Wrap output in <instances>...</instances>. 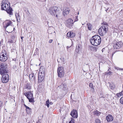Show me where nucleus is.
<instances>
[{
  "instance_id": "obj_1",
  "label": "nucleus",
  "mask_w": 123,
  "mask_h": 123,
  "mask_svg": "<svg viewBox=\"0 0 123 123\" xmlns=\"http://www.w3.org/2000/svg\"><path fill=\"white\" fill-rule=\"evenodd\" d=\"M49 11L52 15L55 16L58 18H60L61 15V12L57 7L54 6L49 8Z\"/></svg>"
},
{
  "instance_id": "obj_2",
  "label": "nucleus",
  "mask_w": 123,
  "mask_h": 123,
  "mask_svg": "<svg viewBox=\"0 0 123 123\" xmlns=\"http://www.w3.org/2000/svg\"><path fill=\"white\" fill-rule=\"evenodd\" d=\"M90 42L93 45L97 46L100 44L101 42V39L99 36L95 35L92 37Z\"/></svg>"
},
{
  "instance_id": "obj_3",
  "label": "nucleus",
  "mask_w": 123,
  "mask_h": 123,
  "mask_svg": "<svg viewBox=\"0 0 123 123\" xmlns=\"http://www.w3.org/2000/svg\"><path fill=\"white\" fill-rule=\"evenodd\" d=\"M1 9L2 10H6L8 13L10 15H12L13 11L12 8L10 7L9 3L8 4L6 3L2 2L1 5Z\"/></svg>"
},
{
  "instance_id": "obj_4",
  "label": "nucleus",
  "mask_w": 123,
  "mask_h": 123,
  "mask_svg": "<svg viewBox=\"0 0 123 123\" xmlns=\"http://www.w3.org/2000/svg\"><path fill=\"white\" fill-rule=\"evenodd\" d=\"M108 31V27L106 26L103 25L98 30L99 35L103 36Z\"/></svg>"
},
{
  "instance_id": "obj_5",
  "label": "nucleus",
  "mask_w": 123,
  "mask_h": 123,
  "mask_svg": "<svg viewBox=\"0 0 123 123\" xmlns=\"http://www.w3.org/2000/svg\"><path fill=\"white\" fill-rule=\"evenodd\" d=\"M8 71L6 64L2 63L0 65V74H6Z\"/></svg>"
},
{
  "instance_id": "obj_6",
  "label": "nucleus",
  "mask_w": 123,
  "mask_h": 123,
  "mask_svg": "<svg viewBox=\"0 0 123 123\" xmlns=\"http://www.w3.org/2000/svg\"><path fill=\"white\" fill-rule=\"evenodd\" d=\"M0 57V60L2 62H4L6 61L7 59V54L5 50H4L3 51V53L1 54Z\"/></svg>"
},
{
  "instance_id": "obj_7",
  "label": "nucleus",
  "mask_w": 123,
  "mask_h": 123,
  "mask_svg": "<svg viewBox=\"0 0 123 123\" xmlns=\"http://www.w3.org/2000/svg\"><path fill=\"white\" fill-rule=\"evenodd\" d=\"M25 95L29 99V102L33 103L34 102V98L33 97V94L31 92L25 93Z\"/></svg>"
},
{
  "instance_id": "obj_8",
  "label": "nucleus",
  "mask_w": 123,
  "mask_h": 123,
  "mask_svg": "<svg viewBox=\"0 0 123 123\" xmlns=\"http://www.w3.org/2000/svg\"><path fill=\"white\" fill-rule=\"evenodd\" d=\"M57 73L59 77L62 78L64 76V72L63 67H61L58 68Z\"/></svg>"
},
{
  "instance_id": "obj_9",
  "label": "nucleus",
  "mask_w": 123,
  "mask_h": 123,
  "mask_svg": "<svg viewBox=\"0 0 123 123\" xmlns=\"http://www.w3.org/2000/svg\"><path fill=\"white\" fill-rule=\"evenodd\" d=\"M9 79V75L6 73L3 74L1 78L2 82L3 83L7 82L8 81Z\"/></svg>"
},
{
  "instance_id": "obj_10",
  "label": "nucleus",
  "mask_w": 123,
  "mask_h": 123,
  "mask_svg": "<svg viewBox=\"0 0 123 123\" xmlns=\"http://www.w3.org/2000/svg\"><path fill=\"white\" fill-rule=\"evenodd\" d=\"M74 23L72 19L68 18L66 21V25L68 28H71Z\"/></svg>"
},
{
  "instance_id": "obj_11",
  "label": "nucleus",
  "mask_w": 123,
  "mask_h": 123,
  "mask_svg": "<svg viewBox=\"0 0 123 123\" xmlns=\"http://www.w3.org/2000/svg\"><path fill=\"white\" fill-rule=\"evenodd\" d=\"M12 22L10 20H6L3 23V26L4 28L6 29V28L11 25Z\"/></svg>"
},
{
  "instance_id": "obj_12",
  "label": "nucleus",
  "mask_w": 123,
  "mask_h": 123,
  "mask_svg": "<svg viewBox=\"0 0 123 123\" xmlns=\"http://www.w3.org/2000/svg\"><path fill=\"white\" fill-rule=\"evenodd\" d=\"M70 115L73 117L77 118L78 117V113L77 111L73 109L70 113Z\"/></svg>"
},
{
  "instance_id": "obj_13",
  "label": "nucleus",
  "mask_w": 123,
  "mask_h": 123,
  "mask_svg": "<svg viewBox=\"0 0 123 123\" xmlns=\"http://www.w3.org/2000/svg\"><path fill=\"white\" fill-rule=\"evenodd\" d=\"M122 45L121 42H117L116 44L113 45V47L115 49H118L120 48Z\"/></svg>"
},
{
  "instance_id": "obj_14",
  "label": "nucleus",
  "mask_w": 123,
  "mask_h": 123,
  "mask_svg": "<svg viewBox=\"0 0 123 123\" xmlns=\"http://www.w3.org/2000/svg\"><path fill=\"white\" fill-rule=\"evenodd\" d=\"M45 75H43L39 74L38 76V82L39 83L41 82L44 79Z\"/></svg>"
},
{
  "instance_id": "obj_15",
  "label": "nucleus",
  "mask_w": 123,
  "mask_h": 123,
  "mask_svg": "<svg viewBox=\"0 0 123 123\" xmlns=\"http://www.w3.org/2000/svg\"><path fill=\"white\" fill-rule=\"evenodd\" d=\"M106 119L107 122H111L113 120V118L112 115L109 114L106 117Z\"/></svg>"
},
{
  "instance_id": "obj_16",
  "label": "nucleus",
  "mask_w": 123,
  "mask_h": 123,
  "mask_svg": "<svg viewBox=\"0 0 123 123\" xmlns=\"http://www.w3.org/2000/svg\"><path fill=\"white\" fill-rule=\"evenodd\" d=\"M45 69L43 67H41L39 69V74L42 75H45Z\"/></svg>"
},
{
  "instance_id": "obj_17",
  "label": "nucleus",
  "mask_w": 123,
  "mask_h": 123,
  "mask_svg": "<svg viewBox=\"0 0 123 123\" xmlns=\"http://www.w3.org/2000/svg\"><path fill=\"white\" fill-rule=\"evenodd\" d=\"M75 34L71 32H68L67 34V36L68 37H75Z\"/></svg>"
},
{
  "instance_id": "obj_18",
  "label": "nucleus",
  "mask_w": 123,
  "mask_h": 123,
  "mask_svg": "<svg viewBox=\"0 0 123 123\" xmlns=\"http://www.w3.org/2000/svg\"><path fill=\"white\" fill-rule=\"evenodd\" d=\"M15 15L17 21L18 22H20V17L19 15V12L15 13Z\"/></svg>"
},
{
  "instance_id": "obj_19",
  "label": "nucleus",
  "mask_w": 123,
  "mask_h": 123,
  "mask_svg": "<svg viewBox=\"0 0 123 123\" xmlns=\"http://www.w3.org/2000/svg\"><path fill=\"white\" fill-rule=\"evenodd\" d=\"M69 9L68 8H65L64 9V11H63V15L64 16L65 15H67L69 13Z\"/></svg>"
},
{
  "instance_id": "obj_20",
  "label": "nucleus",
  "mask_w": 123,
  "mask_h": 123,
  "mask_svg": "<svg viewBox=\"0 0 123 123\" xmlns=\"http://www.w3.org/2000/svg\"><path fill=\"white\" fill-rule=\"evenodd\" d=\"M31 86L30 84L27 83L25 85L24 87V89L26 90H30L31 89Z\"/></svg>"
},
{
  "instance_id": "obj_21",
  "label": "nucleus",
  "mask_w": 123,
  "mask_h": 123,
  "mask_svg": "<svg viewBox=\"0 0 123 123\" xmlns=\"http://www.w3.org/2000/svg\"><path fill=\"white\" fill-rule=\"evenodd\" d=\"M81 45L80 44H78L76 47V48L75 50L76 52H78L79 50L81 49Z\"/></svg>"
},
{
  "instance_id": "obj_22",
  "label": "nucleus",
  "mask_w": 123,
  "mask_h": 123,
  "mask_svg": "<svg viewBox=\"0 0 123 123\" xmlns=\"http://www.w3.org/2000/svg\"><path fill=\"white\" fill-rule=\"evenodd\" d=\"M24 106L25 107L26 109V111L27 113L28 114H30V112L31 111V109L29 108V107L27 106H26V105H25V104H24Z\"/></svg>"
},
{
  "instance_id": "obj_23",
  "label": "nucleus",
  "mask_w": 123,
  "mask_h": 123,
  "mask_svg": "<svg viewBox=\"0 0 123 123\" xmlns=\"http://www.w3.org/2000/svg\"><path fill=\"white\" fill-rule=\"evenodd\" d=\"M29 77L30 79L31 78L34 81H35L36 79V76L34 74H30L29 75Z\"/></svg>"
},
{
  "instance_id": "obj_24",
  "label": "nucleus",
  "mask_w": 123,
  "mask_h": 123,
  "mask_svg": "<svg viewBox=\"0 0 123 123\" xmlns=\"http://www.w3.org/2000/svg\"><path fill=\"white\" fill-rule=\"evenodd\" d=\"M87 25L88 26V29L90 30H91L92 28V25L90 23L87 24Z\"/></svg>"
},
{
  "instance_id": "obj_25",
  "label": "nucleus",
  "mask_w": 123,
  "mask_h": 123,
  "mask_svg": "<svg viewBox=\"0 0 123 123\" xmlns=\"http://www.w3.org/2000/svg\"><path fill=\"white\" fill-rule=\"evenodd\" d=\"M89 86L92 89H91V91L92 92H93L94 91V88L93 87V86L92 83H91L89 84Z\"/></svg>"
},
{
  "instance_id": "obj_26",
  "label": "nucleus",
  "mask_w": 123,
  "mask_h": 123,
  "mask_svg": "<svg viewBox=\"0 0 123 123\" xmlns=\"http://www.w3.org/2000/svg\"><path fill=\"white\" fill-rule=\"evenodd\" d=\"M89 68V67L87 66V64L86 66H85L84 68L83 69V71L84 72H86L88 71Z\"/></svg>"
},
{
  "instance_id": "obj_27",
  "label": "nucleus",
  "mask_w": 123,
  "mask_h": 123,
  "mask_svg": "<svg viewBox=\"0 0 123 123\" xmlns=\"http://www.w3.org/2000/svg\"><path fill=\"white\" fill-rule=\"evenodd\" d=\"M123 95V91H122L120 92L117 93V96L118 97H119Z\"/></svg>"
},
{
  "instance_id": "obj_28",
  "label": "nucleus",
  "mask_w": 123,
  "mask_h": 123,
  "mask_svg": "<svg viewBox=\"0 0 123 123\" xmlns=\"http://www.w3.org/2000/svg\"><path fill=\"white\" fill-rule=\"evenodd\" d=\"M100 112L97 110L96 111L94 112V115H96L97 116H98L100 115Z\"/></svg>"
},
{
  "instance_id": "obj_29",
  "label": "nucleus",
  "mask_w": 123,
  "mask_h": 123,
  "mask_svg": "<svg viewBox=\"0 0 123 123\" xmlns=\"http://www.w3.org/2000/svg\"><path fill=\"white\" fill-rule=\"evenodd\" d=\"M38 50L37 48H36L35 50L34 53V55H36L38 54Z\"/></svg>"
},
{
  "instance_id": "obj_30",
  "label": "nucleus",
  "mask_w": 123,
  "mask_h": 123,
  "mask_svg": "<svg viewBox=\"0 0 123 123\" xmlns=\"http://www.w3.org/2000/svg\"><path fill=\"white\" fill-rule=\"evenodd\" d=\"M94 123H101V122L99 119H97L95 120Z\"/></svg>"
},
{
  "instance_id": "obj_31",
  "label": "nucleus",
  "mask_w": 123,
  "mask_h": 123,
  "mask_svg": "<svg viewBox=\"0 0 123 123\" xmlns=\"http://www.w3.org/2000/svg\"><path fill=\"white\" fill-rule=\"evenodd\" d=\"M49 100L48 99L46 101L45 105H46L48 107H49Z\"/></svg>"
},
{
  "instance_id": "obj_32",
  "label": "nucleus",
  "mask_w": 123,
  "mask_h": 123,
  "mask_svg": "<svg viewBox=\"0 0 123 123\" xmlns=\"http://www.w3.org/2000/svg\"><path fill=\"white\" fill-rule=\"evenodd\" d=\"M120 102L121 104L123 105V96L120 98Z\"/></svg>"
},
{
  "instance_id": "obj_33",
  "label": "nucleus",
  "mask_w": 123,
  "mask_h": 123,
  "mask_svg": "<svg viewBox=\"0 0 123 123\" xmlns=\"http://www.w3.org/2000/svg\"><path fill=\"white\" fill-rule=\"evenodd\" d=\"M112 84H109L110 87L111 89H113L115 87V86L113 85H112Z\"/></svg>"
},
{
  "instance_id": "obj_34",
  "label": "nucleus",
  "mask_w": 123,
  "mask_h": 123,
  "mask_svg": "<svg viewBox=\"0 0 123 123\" xmlns=\"http://www.w3.org/2000/svg\"><path fill=\"white\" fill-rule=\"evenodd\" d=\"M71 120L69 122V123H75L74 122V120L72 118H71Z\"/></svg>"
},
{
  "instance_id": "obj_35",
  "label": "nucleus",
  "mask_w": 123,
  "mask_h": 123,
  "mask_svg": "<svg viewBox=\"0 0 123 123\" xmlns=\"http://www.w3.org/2000/svg\"><path fill=\"white\" fill-rule=\"evenodd\" d=\"M61 60H62V63H63V64H64L65 63V62H66L65 60L63 58H61Z\"/></svg>"
},
{
  "instance_id": "obj_36",
  "label": "nucleus",
  "mask_w": 123,
  "mask_h": 123,
  "mask_svg": "<svg viewBox=\"0 0 123 123\" xmlns=\"http://www.w3.org/2000/svg\"><path fill=\"white\" fill-rule=\"evenodd\" d=\"M103 24L104 25H103L106 26H108V24L106 22H103Z\"/></svg>"
},
{
  "instance_id": "obj_37",
  "label": "nucleus",
  "mask_w": 123,
  "mask_h": 123,
  "mask_svg": "<svg viewBox=\"0 0 123 123\" xmlns=\"http://www.w3.org/2000/svg\"><path fill=\"white\" fill-rule=\"evenodd\" d=\"M112 72H110L108 73H107V75H111L112 74Z\"/></svg>"
},
{
  "instance_id": "obj_38",
  "label": "nucleus",
  "mask_w": 123,
  "mask_h": 123,
  "mask_svg": "<svg viewBox=\"0 0 123 123\" xmlns=\"http://www.w3.org/2000/svg\"><path fill=\"white\" fill-rule=\"evenodd\" d=\"M2 102L0 101V108L2 107Z\"/></svg>"
},
{
  "instance_id": "obj_39",
  "label": "nucleus",
  "mask_w": 123,
  "mask_h": 123,
  "mask_svg": "<svg viewBox=\"0 0 123 123\" xmlns=\"http://www.w3.org/2000/svg\"><path fill=\"white\" fill-rule=\"evenodd\" d=\"M53 41V40L52 39H50L49 41V43H51Z\"/></svg>"
},
{
  "instance_id": "obj_40",
  "label": "nucleus",
  "mask_w": 123,
  "mask_h": 123,
  "mask_svg": "<svg viewBox=\"0 0 123 123\" xmlns=\"http://www.w3.org/2000/svg\"><path fill=\"white\" fill-rule=\"evenodd\" d=\"M53 104V103L52 102H49V104L50 105H52Z\"/></svg>"
},
{
  "instance_id": "obj_41",
  "label": "nucleus",
  "mask_w": 123,
  "mask_h": 123,
  "mask_svg": "<svg viewBox=\"0 0 123 123\" xmlns=\"http://www.w3.org/2000/svg\"><path fill=\"white\" fill-rule=\"evenodd\" d=\"M109 9V8H107V10H105L106 11V12H107V11Z\"/></svg>"
},
{
  "instance_id": "obj_42",
  "label": "nucleus",
  "mask_w": 123,
  "mask_h": 123,
  "mask_svg": "<svg viewBox=\"0 0 123 123\" xmlns=\"http://www.w3.org/2000/svg\"><path fill=\"white\" fill-rule=\"evenodd\" d=\"M36 123H40L39 121H38Z\"/></svg>"
},
{
  "instance_id": "obj_43",
  "label": "nucleus",
  "mask_w": 123,
  "mask_h": 123,
  "mask_svg": "<svg viewBox=\"0 0 123 123\" xmlns=\"http://www.w3.org/2000/svg\"><path fill=\"white\" fill-rule=\"evenodd\" d=\"M48 31H49V33L50 34H51L52 33H50V32H49L50 31L49 30Z\"/></svg>"
},
{
  "instance_id": "obj_44",
  "label": "nucleus",
  "mask_w": 123,
  "mask_h": 123,
  "mask_svg": "<svg viewBox=\"0 0 123 123\" xmlns=\"http://www.w3.org/2000/svg\"><path fill=\"white\" fill-rule=\"evenodd\" d=\"M70 47V46L69 47V46H68L67 47V48H69Z\"/></svg>"
},
{
  "instance_id": "obj_45",
  "label": "nucleus",
  "mask_w": 123,
  "mask_h": 123,
  "mask_svg": "<svg viewBox=\"0 0 123 123\" xmlns=\"http://www.w3.org/2000/svg\"><path fill=\"white\" fill-rule=\"evenodd\" d=\"M121 70H123V69H121Z\"/></svg>"
},
{
  "instance_id": "obj_46",
  "label": "nucleus",
  "mask_w": 123,
  "mask_h": 123,
  "mask_svg": "<svg viewBox=\"0 0 123 123\" xmlns=\"http://www.w3.org/2000/svg\"><path fill=\"white\" fill-rule=\"evenodd\" d=\"M21 38L22 39V37H21Z\"/></svg>"
},
{
  "instance_id": "obj_47",
  "label": "nucleus",
  "mask_w": 123,
  "mask_h": 123,
  "mask_svg": "<svg viewBox=\"0 0 123 123\" xmlns=\"http://www.w3.org/2000/svg\"><path fill=\"white\" fill-rule=\"evenodd\" d=\"M21 38L22 39V37H21Z\"/></svg>"
},
{
  "instance_id": "obj_48",
  "label": "nucleus",
  "mask_w": 123,
  "mask_h": 123,
  "mask_svg": "<svg viewBox=\"0 0 123 123\" xmlns=\"http://www.w3.org/2000/svg\"><path fill=\"white\" fill-rule=\"evenodd\" d=\"M1 43V42H0V44Z\"/></svg>"
},
{
  "instance_id": "obj_49",
  "label": "nucleus",
  "mask_w": 123,
  "mask_h": 123,
  "mask_svg": "<svg viewBox=\"0 0 123 123\" xmlns=\"http://www.w3.org/2000/svg\"><path fill=\"white\" fill-rule=\"evenodd\" d=\"M29 123V122H28V123Z\"/></svg>"
},
{
  "instance_id": "obj_50",
  "label": "nucleus",
  "mask_w": 123,
  "mask_h": 123,
  "mask_svg": "<svg viewBox=\"0 0 123 123\" xmlns=\"http://www.w3.org/2000/svg\"><path fill=\"white\" fill-rule=\"evenodd\" d=\"M78 14H79V12H78Z\"/></svg>"
}]
</instances>
